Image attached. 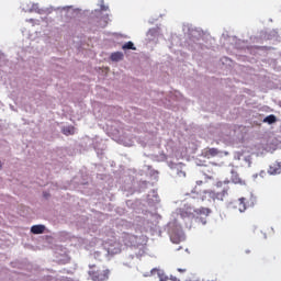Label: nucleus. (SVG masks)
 <instances>
[{"label":"nucleus","mask_w":281,"mask_h":281,"mask_svg":"<svg viewBox=\"0 0 281 281\" xmlns=\"http://www.w3.org/2000/svg\"><path fill=\"white\" fill-rule=\"evenodd\" d=\"M228 182L226 181H218L215 183L216 188H221V191H214V190H209L204 191V196H202V201H205L209 196V201H225V198L227 196L229 192V187L227 186Z\"/></svg>","instance_id":"nucleus-1"},{"label":"nucleus","mask_w":281,"mask_h":281,"mask_svg":"<svg viewBox=\"0 0 281 281\" xmlns=\"http://www.w3.org/2000/svg\"><path fill=\"white\" fill-rule=\"evenodd\" d=\"M89 268L88 276L92 281H108L111 276V270L106 268L98 269L95 265L89 266Z\"/></svg>","instance_id":"nucleus-2"},{"label":"nucleus","mask_w":281,"mask_h":281,"mask_svg":"<svg viewBox=\"0 0 281 281\" xmlns=\"http://www.w3.org/2000/svg\"><path fill=\"white\" fill-rule=\"evenodd\" d=\"M105 247H106L108 254H110V256H115L116 254L122 252V244L117 240L105 241Z\"/></svg>","instance_id":"nucleus-3"},{"label":"nucleus","mask_w":281,"mask_h":281,"mask_svg":"<svg viewBox=\"0 0 281 281\" xmlns=\"http://www.w3.org/2000/svg\"><path fill=\"white\" fill-rule=\"evenodd\" d=\"M268 175H271V176L281 175V161L272 162L268 168Z\"/></svg>","instance_id":"nucleus-4"},{"label":"nucleus","mask_w":281,"mask_h":281,"mask_svg":"<svg viewBox=\"0 0 281 281\" xmlns=\"http://www.w3.org/2000/svg\"><path fill=\"white\" fill-rule=\"evenodd\" d=\"M235 210H238V212H245L247 210V199L240 198L237 201L234 202Z\"/></svg>","instance_id":"nucleus-5"},{"label":"nucleus","mask_w":281,"mask_h":281,"mask_svg":"<svg viewBox=\"0 0 281 281\" xmlns=\"http://www.w3.org/2000/svg\"><path fill=\"white\" fill-rule=\"evenodd\" d=\"M204 177H205V183H207V181L214 179V169L210 168V167H206L202 170Z\"/></svg>","instance_id":"nucleus-6"},{"label":"nucleus","mask_w":281,"mask_h":281,"mask_svg":"<svg viewBox=\"0 0 281 281\" xmlns=\"http://www.w3.org/2000/svg\"><path fill=\"white\" fill-rule=\"evenodd\" d=\"M121 240L124 245H132L133 243V235L128 233H123L121 236Z\"/></svg>","instance_id":"nucleus-7"},{"label":"nucleus","mask_w":281,"mask_h":281,"mask_svg":"<svg viewBox=\"0 0 281 281\" xmlns=\"http://www.w3.org/2000/svg\"><path fill=\"white\" fill-rule=\"evenodd\" d=\"M111 60H113L114 63H120V60H124V54L120 52L112 53Z\"/></svg>","instance_id":"nucleus-8"},{"label":"nucleus","mask_w":281,"mask_h":281,"mask_svg":"<svg viewBox=\"0 0 281 281\" xmlns=\"http://www.w3.org/2000/svg\"><path fill=\"white\" fill-rule=\"evenodd\" d=\"M32 234H43L45 232V225H34L31 227Z\"/></svg>","instance_id":"nucleus-9"},{"label":"nucleus","mask_w":281,"mask_h":281,"mask_svg":"<svg viewBox=\"0 0 281 281\" xmlns=\"http://www.w3.org/2000/svg\"><path fill=\"white\" fill-rule=\"evenodd\" d=\"M232 181H233V183H239L240 186H243V179H240V176H238V173L237 172H233L232 173Z\"/></svg>","instance_id":"nucleus-10"},{"label":"nucleus","mask_w":281,"mask_h":281,"mask_svg":"<svg viewBox=\"0 0 281 281\" xmlns=\"http://www.w3.org/2000/svg\"><path fill=\"white\" fill-rule=\"evenodd\" d=\"M276 121L277 119H276V115L273 114H270L263 119V122L267 124H276Z\"/></svg>","instance_id":"nucleus-11"},{"label":"nucleus","mask_w":281,"mask_h":281,"mask_svg":"<svg viewBox=\"0 0 281 281\" xmlns=\"http://www.w3.org/2000/svg\"><path fill=\"white\" fill-rule=\"evenodd\" d=\"M158 273L159 280L160 281H168V276H166L165 273H160V271L158 269H153L151 273Z\"/></svg>","instance_id":"nucleus-12"},{"label":"nucleus","mask_w":281,"mask_h":281,"mask_svg":"<svg viewBox=\"0 0 281 281\" xmlns=\"http://www.w3.org/2000/svg\"><path fill=\"white\" fill-rule=\"evenodd\" d=\"M63 133H64V135H74L75 128H74V126L64 127Z\"/></svg>","instance_id":"nucleus-13"},{"label":"nucleus","mask_w":281,"mask_h":281,"mask_svg":"<svg viewBox=\"0 0 281 281\" xmlns=\"http://www.w3.org/2000/svg\"><path fill=\"white\" fill-rule=\"evenodd\" d=\"M206 155H207L209 157H216V155H218V149H216V148H210V149L206 150Z\"/></svg>","instance_id":"nucleus-14"},{"label":"nucleus","mask_w":281,"mask_h":281,"mask_svg":"<svg viewBox=\"0 0 281 281\" xmlns=\"http://www.w3.org/2000/svg\"><path fill=\"white\" fill-rule=\"evenodd\" d=\"M122 49H133V50H135V49H137V48L135 47V44H133V42H127V43H125V44L122 46Z\"/></svg>","instance_id":"nucleus-15"},{"label":"nucleus","mask_w":281,"mask_h":281,"mask_svg":"<svg viewBox=\"0 0 281 281\" xmlns=\"http://www.w3.org/2000/svg\"><path fill=\"white\" fill-rule=\"evenodd\" d=\"M190 212L183 210V209H180V216L181 218H188V216H190Z\"/></svg>","instance_id":"nucleus-16"},{"label":"nucleus","mask_w":281,"mask_h":281,"mask_svg":"<svg viewBox=\"0 0 281 281\" xmlns=\"http://www.w3.org/2000/svg\"><path fill=\"white\" fill-rule=\"evenodd\" d=\"M200 214H210V209H201Z\"/></svg>","instance_id":"nucleus-17"},{"label":"nucleus","mask_w":281,"mask_h":281,"mask_svg":"<svg viewBox=\"0 0 281 281\" xmlns=\"http://www.w3.org/2000/svg\"><path fill=\"white\" fill-rule=\"evenodd\" d=\"M179 273H186V269L178 268Z\"/></svg>","instance_id":"nucleus-18"},{"label":"nucleus","mask_w":281,"mask_h":281,"mask_svg":"<svg viewBox=\"0 0 281 281\" xmlns=\"http://www.w3.org/2000/svg\"><path fill=\"white\" fill-rule=\"evenodd\" d=\"M170 280H171V281H181V280H179L177 277H171Z\"/></svg>","instance_id":"nucleus-19"},{"label":"nucleus","mask_w":281,"mask_h":281,"mask_svg":"<svg viewBox=\"0 0 281 281\" xmlns=\"http://www.w3.org/2000/svg\"><path fill=\"white\" fill-rule=\"evenodd\" d=\"M196 186H203V181L201 180L196 181Z\"/></svg>","instance_id":"nucleus-20"},{"label":"nucleus","mask_w":281,"mask_h":281,"mask_svg":"<svg viewBox=\"0 0 281 281\" xmlns=\"http://www.w3.org/2000/svg\"><path fill=\"white\" fill-rule=\"evenodd\" d=\"M2 167H3V164L0 161V170H1Z\"/></svg>","instance_id":"nucleus-21"},{"label":"nucleus","mask_w":281,"mask_h":281,"mask_svg":"<svg viewBox=\"0 0 281 281\" xmlns=\"http://www.w3.org/2000/svg\"><path fill=\"white\" fill-rule=\"evenodd\" d=\"M246 254H251V251L250 250H246Z\"/></svg>","instance_id":"nucleus-22"},{"label":"nucleus","mask_w":281,"mask_h":281,"mask_svg":"<svg viewBox=\"0 0 281 281\" xmlns=\"http://www.w3.org/2000/svg\"><path fill=\"white\" fill-rule=\"evenodd\" d=\"M260 175H265V171H261V173Z\"/></svg>","instance_id":"nucleus-23"}]
</instances>
